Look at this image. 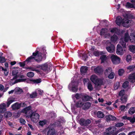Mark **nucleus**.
Instances as JSON below:
<instances>
[{
	"label": "nucleus",
	"mask_w": 135,
	"mask_h": 135,
	"mask_svg": "<svg viewBox=\"0 0 135 135\" xmlns=\"http://www.w3.org/2000/svg\"><path fill=\"white\" fill-rule=\"evenodd\" d=\"M90 50L93 53L94 51H95L96 50L95 49L94 47L91 46L90 49Z\"/></svg>",
	"instance_id": "60"
},
{
	"label": "nucleus",
	"mask_w": 135,
	"mask_h": 135,
	"mask_svg": "<svg viewBox=\"0 0 135 135\" xmlns=\"http://www.w3.org/2000/svg\"><path fill=\"white\" fill-rule=\"evenodd\" d=\"M105 118L107 121L109 120H114L116 119V118L113 116L111 115H108L106 116Z\"/></svg>",
	"instance_id": "19"
},
{
	"label": "nucleus",
	"mask_w": 135,
	"mask_h": 135,
	"mask_svg": "<svg viewBox=\"0 0 135 135\" xmlns=\"http://www.w3.org/2000/svg\"><path fill=\"white\" fill-rule=\"evenodd\" d=\"M78 83L77 81H72L68 86V88L70 90L75 92H76L78 89Z\"/></svg>",
	"instance_id": "5"
},
{
	"label": "nucleus",
	"mask_w": 135,
	"mask_h": 135,
	"mask_svg": "<svg viewBox=\"0 0 135 135\" xmlns=\"http://www.w3.org/2000/svg\"><path fill=\"white\" fill-rule=\"evenodd\" d=\"M135 134V132H132L129 133L128 135H134Z\"/></svg>",
	"instance_id": "64"
},
{
	"label": "nucleus",
	"mask_w": 135,
	"mask_h": 135,
	"mask_svg": "<svg viewBox=\"0 0 135 135\" xmlns=\"http://www.w3.org/2000/svg\"><path fill=\"white\" fill-rule=\"evenodd\" d=\"M126 108V106L125 105H122L120 108V109L122 110H124Z\"/></svg>",
	"instance_id": "58"
},
{
	"label": "nucleus",
	"mask_w": 135,
	"mask_h": 135,
	"mask_svg": "<svg viewBox=\"0 0 135 135\" xmlns=\"http://www.w3.org/2000/svg\"><path fill=\"white\" fill-rule=\"evenodd\" d=\"M124 72V71L123 69H119L118 71V74L120 76L122 75Z\"/></svg>",
	"instance_id": "52"
},
{
	"label": "nucleus",
	"mask_w": 135,
	"mask_h": 135,
	"mask_svg": "<svg viewBox=\"0 0 135 135\" xmlns=\"http://www.w3.org/2000/svg\"><path fill=\"white\" fill-rule=\"evenodd\" d=\"M125 94L124 91V90H121L119 93V95L120 96H123Z\"/></svg>",
	"instance_id": "51"
},
{
	"label": "nucleus",
	"mask_w": 135,
	"mask_h": 135,
	"mask_svg": "<svg viewBox=\"0 0 135 135\" xmlns=\"http://www.w3.org/2000/svg\"><path fill=\"white\" fill-rule=\"evenodd\" d=\"M106 49L108 52L112 53L115 51V47L113 45L110 44V46L107 47Z\"/></svg>",
	"instance_id": "15"
},
{
	"label": "nucleus",
	"mask_w": 135,
	"mask_h": 135,
	"mask_svg": "<svg viewBox=\"0 0 135 135\" xmlns=\"http://www.w3.org/2000/svg\"><path fill=\"white\" fill-rule=\"evenodd\" d=\"M91 81L95 85H102L103 84V79L98 78L95 75H92L90 78Z\"/></svg>",
	"instance_id": "4"
},
{
	"label": "nucleus",
	"mask_w": 135,
	"mask_h": 135,
	"mask_svg": "<svg viewBox=\"0 0 135 135\" xmlns=\"http://www.w3.org/2000/svg\"><path fill=\"white\" fill-rule=\"evenodd\" d=\"M34 83L38 84L40 83L41 82V79H32L31 80Z\"/></svg>",
	"instance_id": "47"
},
{
	"label": "nucleus",
	"mask_w": 135,
	"mask_h": 135,
	"mask_svg": "<svg viewBox=\"0 0 135 135\" xmlns=\"http://www.w3.org/2000/svg\"><path fill=\"white\" fill-rule=\"evenodd\" d=\"M118 39V37L115 35H114L111 37V41L113 42H116L117 41Z\"/></svg>",
	"instance_id": "28"
},
{
	"label": "nucleus",
	"mask_w": 135,
	"mask_h": 135,
	"mask_svg": "<svg viewBox=\"0 0 135 135\" xmlns=\"http://www.w3.org/2000/svg\"><path fill=\"white\" fill-rule=\"evenodd\" d=\"M79 57H82L81 59L84 61L86 60L88 57V56L86 53H81L79 55Z\"/></svg>",
	"instance_id": "26"
},
{
	"label": "nucleus",
	"mask_w": 135,
	"mask_h": 135,
	"mask_svg": "<svg viewBox=\"0 0 135 135\" xmlns=\"http://www.w3.org/2000/svg\"><path fill=\"white\" fill-rule=\"evenodd\" d=\"M14 101V99H11V98H9L8 99L7 102V107H8Z\"/></svg>",
	"instance_id": "33"
},
{
	"label": "nucleus",
	"mask_w": 135,
	"mask_h": 135,
	"mask_svg": "<svg viewBox=\"0 0 135 135\" xmlns=\"http://www.w3.org/2000/svg\"><path fill=\"white\" fill-rule=\"evenodd\" d=\"M114 73L113 72H111L108 75V77L109 79H113L114 78Z\"/></svg>",
	"instance_id": "50"
},
{
	"label": "nucleus",
	"mask_w": 135,
	"mask_h": 135,
	"mask_svg": "<svg viewBox=\"0 0 135 135\" xmlns=\"http://www.w3.org/2000/svg\"><path fill=\"white\" fill-rule=\"evenodd\" d=\"M14 101V99H11V98H9L8 99L7 102V107H8Z\"/></svg>",
	"instance_id": "31"
},
{
	"label": "nucleus",
	"mask_w": 135,
	"mask_h": 135,
	"mask_svg": "<svg viewBox=\"0 0 135 135\" xmlns=\"http://www.w3.org/2000/svg\"><path fill=\"white\" fill-rule=\"evenodd\" d=\"M131 2L133 4L129 2H127L126 5V8H134L135 6V1H132Z\"/></svg>",
	"instance_id": "16"
},
{
	"label": "nucleus",
	"mask_w": 135,
	"mask_h": 135,
	"mask_svg": "<svg viewBox=\"0 0 135 135\" xmlns=\"http://www.w3.org/2000/svg\"><path fill=\"white\" fill-rule=\"evenodd\" d=\"M117 128L114 127H110L106 130L105 135H111L114 134V133L116 130Z\"/></svg>",
	"instance_id": "7"
},
{
	"label": "nucleus",
	"mask_w": 135,
	"mask_h": 135,
	"mask_svg": "<svg viewBox=\"0 0 135 135\" xmlns=\"http://www.w3.org/2000/svg\"><path fill=\"white\" fill-rule=\"evenodd\" d=\"M129 82L128 81H126L124 82L122 85V87L124 88H127L128 86Z\"/></svg>",
	"instance_id": "49"
},
{
	"label": "nucleus",
	"mask_w": 135,
	"mask_h": 135,
	"mask_svg": "<svg viewBox=\"0 0 135 135\" xmlns=\"http://www.w3.org/2000/svg\"><path fill=\"white\" fill-rule=\"evenodd\" d=\"M88 70V68H80V71L82 74L86 73Z\"/></svg>",
	"instance_id": "48"
},
{
	"label": "nucleus",
	"mask_w": 135,
	"mask_h": 135,
	"mask_svg": "<svg viewBox=\"0 0 135 135\" xmlns=\"http://www.w3.org/2000/svg\"><path fill=\"white\" fill-rule=\"evenodd\" d=\"M82 94H79L78 93H76L75 95H73L72 96L73 98L74 97L77 99H79L80 98H82Z\"/></svg>",
	"instance_id": "34"
},
{
	"label": "nucleus",
	"mask_w": 135,
	"mask_h": 135,
	"mask_svg": "<svg viewBox=\"0 0 135 135\" xmlns=\"http://www.w3.org/2000/svg\"><path fill=\"white\" fill-rule=\"evenodd\" d=\"M129 81L134 83L135 81V73L131 74L128 77Z\"/></svg>",
	"instance_id": "23"
},
{
	"label": "nucleus",
	"mask_w": 135,
	"mask_h": 135,
	"mask_svg": "<svg viewBox=\"0 0 135 135\" xmlns=\"http://www.w3.org/2000/svg\"><path fill=\"white\" fill-rule=\"evenodd\" d=\"M122 118L124 119H127L131 123H134L135 121V118L131 117H128L126 116H124Z\"/></svg>",
	"instance_id": "18"
},
{
	"label": "nucleus",
	"mask_w": 135,
	"mask_h": 135,
	"mask_svg": "<svg viewBox=\"0 0 135 135\" xmlns=\"http://www.w3.org/2000/svg\"><path fill=\"white\" fill-rule=\"evenodd\" d=\"M37 90L38 92L39 93V94L40 95L41 94L43 93V91L40 89H38Z\"/></svg>",
	"instance_id": "62"
},
{
	"label": "nucleus",
	"mask_w": 135,
	"mask_h": 135,
	"mask_svg": "<svg viewBox=\"0 0 135 135\" xmlns=\"http://www.w3.org/2000/svg\"><path fill=\"white\" fill-rule=\"evenodd\" d=\"M110 30L111 33H116L119 35H121L125 33L124 31L119 30L116 28H110Z\"/></svg>",
	"instance_id": "9"
},
{
	"label": "nucleus",
	"mask_w": 135,
	"mask_h": 135,
	"mask_svg": "<svg viewBox=\"0 0 135 135\" xmlns=\"http://www.w3.org/2000/svg\"><path fill=\"white\" fill-rule=\"evenodd\" d=\"M135 112V108L134 107H132L129 109L128 112L130 114H132L134 113Z\"/></svg>",
	"instance_id": "43"
},
{
	"label": "nucleus",
	"mask_w": 135,
	"mask_h": 135,
	"mask_svg": "<svg viewBox=\"0 0 135 135\" xmlns=\"http://www.w3.org/2000/svg\"><path fill=\"white\" fill-rule=\"evenodd\" d=\"M46 50L45 49H43V51L44 53L43 56H42V54L40 52H39L37 50L36 51L33 53L32 56H31L27 58L26 60L22 62H20L18 63L20 67H23L25 65L27 66L29 65L30 63L35 60L38 62H39L41 61L42 59L45 60L46 59V56L47 53L46 52Z\"/></svg>",
	"instance_id": "1"
},
{
	"label": "nucleus",
	"mask_w": 135,
	"mask_h": 135,
	"mask_svg": "<svg viewBox=\"0 0 135 135\" xmlns=\"http://www.w3.org/2000/svg\"><path fill=\"white\" fill-rule=\"evenodd\" d=\"M37 95V91H35L30 94V97L31 98H36Z\"/></svg>",
	"instance_id": "37"
},
{
	"label": "nucleus",
	"mask_w": 135,
	"mask_h": 135,
	"mask_svg": "<svg viewBox=\"0 0 135 135\" xmlns=\"http://www.w3.org/2000/svg\"><path fill=\"white\" fill-rule=\"evenodd\" d=\"M54 124L50 125L47 128L48 131L47 135H54L55 134V129L52 127L54 126Z\"/></svg>",
	"instance_id": "10"
},
{
	"label": "nucleus",
	"mask_w": 135,
	"mask_h": 135,
	"mask_svg": "<svg viewBox=\"0 0 135 135\" xmlns=\"http://www.w3.org/2000/svg\"><path fill=\"white\" fill-rule=\"evenodd\" d=\"M120 100L122 103H126L127 102V98L124 96H122L120 98Z\"/></svg>",
	"instance_id": "45"
},
{
	"label": "nucleus",
	"mask_w": 135,
	"mask_h": 135,
	"mask_svg": "<svg viewBox=\"0 0 135 135\" xmlns=\"http://www.w3.org/2000/svg\"><path fill=\"white\" fill-rule=\"evenodd\" d=\"M2 53H0V62L1 63H3L6 61L4 57L2 56Z\"/></svg>",
	"instance_id": "40"
},
{
	"label": "nucleus",
	"mask_w": 135,
	"mask_h": 135,
	"mask_svg": "<svg viewBox=\"0 0 135 135\" xmlns=\"http://www.w3.org/2000/svg\"><path fill=\"white\" fill-rule=\"evenodd\" d=\"M97 116L98 118H103L104 117L105 115L102 112L98 111L97 113Z\"/></svg>",
	"instance_id": "25"
},
{
	"label": "nucleus",
	"mask_w": 135,
	"mask_h": 135,
	"mask_svg": "<svg viewBox=\"0 0 135 135\" xmlns=\"http://www.w3.org/2000/svg\"><path fill=\"white\" fill-rule=\"evenodd\" d=\"M12 113L10 112H7L4 114V117L6 118L10 117L12 115Z\"/></svg>",
	"instance_id": "35"
},
{
	"label": "nucleus",
	"mask_w": 135,
	"mask_h": 135,
	"mask_svg": "<svg viewBox=\"0 0 135 135\" xmlns=\"http://www.w3.org/2000/svg\"><path fill=\"white\" fill-rule=\"evenodd\" d=\"M40 117L39 114L35 112L32 113L30 116L31 119L33 122H36L38 120Z\"/></svg>",
	"instance_id": "6"
},
{
	"label": "nucleus",
	"mask_w": 135,
	"mask_h": 135,
	"mask_svg": "<svg viewBox=\"0 0 135 135\" xmlns=\"http://www.w3.org/2000/svg\"><path fill=\"white\" fill-rule=\"evenodd\" d=\"M90 98H91L90 96L88 95H84L83 94L82 99L84 101H88L90 100Z\"/></svg>",
	"instance_id": "29"
},
{
	"label": "nucleus",
	"mask_w": 135,
	"mask_h": 135,
	"mask_svg": "<svg viewBox=\"0 0 135 135\" xmlns=\"http://www.w3.org/2000/svg\"><path fill=\"white\" fill-rule=\"evenodd\" d=\"M4 89V86L3 85L0 84V90L1 91L2 90Z\"/></svg>",
	"instance_id": "61"
},
{
	"label": "nucleus",
	"mask_w": 135,
	"mask_h": 135,
	"mask_svg": "<svg viewBox=\"0 0 135 135\" xmlns=\"http://www.w3.org/2000/svg\"><path fill=\"white\" fill-rule=\"evenodd\" d=\"M18 73V71L17 70H14L12 71V75L14 77L13 78V82L15 80H14L18 78V75H17V74Z\"/></svg>",
	"instance_id": "22"
},
{
	"label": "nucleus",
	"mask_w": 135,
	"mask_h": 135,
	"mask_svg": "<svg viewBox=\"0 0 135 135\" xmlns=\"http://www.w3.org/2000/svg\"><path fill=\"white\" fill-rule=\"evenodd\" d=\"M94 71L96 73L100 74L103 72L102 68H95Z\"/></svg>",
	"instance_id": "27"
},
{
	"label": "nucleus",
	"mask_w": 135,
	"mask_h": 135,
	"mask_svg": "<svg viewBox=\"0 0 135 135\" xmlns=\"http://www.w3.org/2000/svg\"><path fill=\"white\" fill-rule=\"evenodd\" d=\"M31 107L30 106L26 107L22 110V112L24 113L26 115H27L29 113L30 110L31 109Z\"/></svg>",
	"instance_id": "17"
},
{
	"label": "nucleus",
	"mask_w": 135,
	"mask_h": 135,
	"mask_svg": "<svg viewBox=\"0 0 135 135\" xmlns=\"http://www.w3.org/2000/svg\"><path fill=\"white\" fill-rule=\"evenodd\" d=\"M88 79H84L83 80V82H84V84H85L86 82H88Z\"/></svg>",
	"instance_id": "63"
},
{
	"label": "nucleus",
	"mask_w": 135,
	"mask_h": 135,
	"mask_svg": "<svg viewBox=\"0 0 135 135\" xmlns=\"http://www.w3.org/2000/svg\"><path fill=\"white\" fill-rule=\"evenodd\" d=\"M14 101V99H11V98H9L8 99L7 102V107H8Z\"/></svg>",
	"instance_id": "32"
},
{
	"label": "nucleus",
	"mask_w": 135,
	"mask_h": 135,
	"mask_svg": "<svg viewBox=\"0 0 135 135\" xmlns=\"http://www.w3.org/2000/svg\"><path fill=\"white\" fill-rule=\"evenodd\" d=\"M83 104V103L81 101H79L76 103V105L77 107H80L82 106Z\"/></svg>",
	"instance_id": "46"
},
{
	"label": "nucleus",
	"mask_w": 135,
	"mask_h": 135,
	"mask_svg": "<svg viewBox=\"0 0 135 135\" xmlns=\"http://www.w3.org/2000/svg\"><path fill=\"white\" fill-rule=\"evenodd\" d=\"M111 60L114 64H116L120 62V59L117 56L114 55H112L111 57Z\"/></svg>",
	"instance_id": "12"
},
{
	"label": "nucleus",
	"mask_w": 135,
	"mask_h": 135,
	"mask_svg": "<svg viewBox=\"0 0 135 135\" xmlns=\"http://www.w3.org/2000/svg\"><path fill=\"white\" fill-rule=\"evenodd\" d=\"M2 70L3 71L5 75L7 76L9 73V70L7 68H2Z\"/></svg>",
	"instance_id": "42"
},
{
	"label": "nucleus",
	"mask_w": 135,
	"mask_h": 135,
	"mask_svg": "<svg viewBox=\"0 0 135 135\" xmlns=\"http://www.w3.org/2000/svg\"><path fill=\"white\" fill-rule=\"evenodd\" d=\"M46 122L45 121H40L39 122V124L41 126H43L46 123Z\"/></svg>",
	"instance_id": "53"
},
{
	"label": "nucleus",
	"mask_w": 135,
	"mask_h": 135,
	"mask_svg": "<svg viewBox=\"0 0 135 135\" xmlns=\"http://www.w3.org/2000/svg\"><path fill=\"white\" fill-rule=\"evenodd\" d=\"M21 106V104H18V102H16L12 105L11 107L13 110H16L19 109Z\"/></svg>",
	"instance_id": "21"
},
{
	"label": "nucleus",
	"mask_w": 135,
	"mask_h": 135,
	"mask_svg": "<svg viewBox=\"0 0 135 135\" xmlns=\"http://www.w3.org/2000/svg\"><path fill=\"white\" fill-rule=\"evenodd\" d=\"M128 33H126L125 34V37L121 38L120 40V43L123 47V48L119 45H118L117 46V54L119 55H122L123 54L126 50V43L128 41Z\"/></svg>",
	"instance_id": "2"
},
{
	"label": "nucleus",
	"mask_w": 135,
	"mask_h": 135,
	"mask_svg": "<svg viewBox=\"0 0 135 135\" xmlns=\"http://www.w3.org/2000/svg\"><path fill=\"white\" fill-rule=\"evenodd\" d=\"M28 125L31 130H32V131H33L34 130V128H33V127L31 124H28Z\"/></svg>",
	"instance_id": "59"
},
{
	"label": "nucleus",
	"mask_w": 135,
	"mask_h": 135,
	"mask_svg": "<svg viewBox=\"0 0 135 135\" xmlns=\"http://www.w3.org/2000/svg\"><path fill=\"white\" fill-rule=\"evenodd\" d=\"M107 29L105 28H103L101 30L100 35H105V38L109 37H110V34L107 33Z\"/></svg>",
	"instance_id": "14"
},
{
	"label": "nucleus",
	"mask_w": 135,
	"mask_h": 135,
	"mask_svg": "<svg viewBox=\"0 0 135 135\" xmlns=\"http://www.w3.org/2000/svg\"><path fill=\"white\" fill-rule=\"evenodd\" d=\"M53 66L51 63L50 62H47L40 66V67L41 68H50Z\"/></svg>",
	"instance_id": "20"
},
{
	"label": "nucleus",
	"mask_w": 135,
	"mask_h": 135,
	"mask_svg": "<svg viewBox=\"0 0 135 135\" xmlns=\"http://www.w3.org/2000/svg\"><path fill=\"white\" fill-rule=\"evenodd\" d=\"M6 107H7L6 105L4 103H2L0 104V110L2 111V112L6 111Z\"/></svg>",
	"instance_id": "24"
},
{
	"label": "nucleus",
	"mask_w": 135,
	"mask_h": 135,
	"mask_svg": "<svg viewBox=\"0 0 135 135\" xmlns=\"http://www.w3.org/2000/svg\"><path fill=\"white\" fill-rule=\"evenodd\" d=\"M129 50L133 53H135V45H131L129 46Z\"/></svg>",
	"instance_id": "39"
},
{
	"label": "nucleus",
	"mask_w": 135,
	"mask_h": 135,
	"mask_svg": "<svg viewBox=\"0 0 135 135\" xmlns=\"http://www.w3.org/2000/svg\"><path fill=\"white\" fill-rule=\"evenodd\" d=\"M18 77H19V78H21V79L15 80V81L13 82V80H11L10 81V84H12L13 85L18 82H23L26 80V79H25V76L23 75L20 74V75H18Z\"/></svg>",
	"instance_id": "8"
},
{
	"label": "nucleus",
	"mask_w": 135,
	"mask_h": 135,
	"mask_svg": "<svg viewBox=\"0 0 135 135\" xmlns=\"http://www.w3.org/2000/svg\"><path fill=\"white\" fill-rule=\"evenodd\" d=\"M34 75V73L32 72H28L27 74V76L29 78H32Z\"/></svg>",
	"instance_id": "44"
},
{
	"label": "nucleus",
	"mask_w": 135,
	"mask_h": 135,
	"mask_svg": "<svg viewBox=\"0 0 135 135\" xmlns=\"http://www.w3.org/2000/svg\"><path fill=\"white\" fill-rule=\"evenodd\" d=\"M129 21L127 19L124 18L122 19L121 17L119 16H118L116 21V24L120 26L122 25L124 27H128L129 26Z\"/></svg>",
	"instance_id": "3"
},
{
	"label": "nucleus",
	"mask_w": 135,
	"mask_h": 135,
	"mask_svg": "<svg viewBox=\"0 0 135 135\" xmlns=\"http://www.w3.org/2000/svg\"><path fill=\"white\" fill-rule=\"evenodd\" d=\"M112 68H108L105 71V74L106 75H108L109 73H110L112 71Z\"/></svg>",
	"instance_id": "38"
},
{
	"label": "nucleus",
	"mask_w": 135,
	"mask_h": 135,
	"mask_svg": "<svg viewBox=\"0 0 135 135\" xmlns=\"http://www.w3.org/2000/svg\"><path fill=\"white\" fill-rule=\"evenodd\" d=\"M20 123L22 124H24L26 123L25 120L21 118L20 119Z\"/></svg>",
	"instance_id": "57"
},
{
	"label": "nucleus",
	"mask_w": 135,
	"mask_h": 135,
	"mask_svg": "<svg viewBox=\"0 0 135 135\" xmlns=\"http://www.w3.org/2000/svg\"><path fill=\"white\" fill-rule=\"evenodd\" d=\"M93 53L96 56H99L100 54L99 52L97 50H96L95 51H94Z\"/></svg>",
	"instance_id": "55"
},
{
	"label": "nucleus",
	"mask_w": 135,
	"mask_h": 135,
	"mask_svg": "<svg viewBox=\"0 0 135 135\" xmlns=\"http://www.w3.org/2000/svg\"><path fill=\"white\" fill-rule=\"evenodd\" d=\"M91 106L90 103L89 102L86 103L84 105V109H88Z\"/></svg>",
	"instance_id": "36"
},
{
	"label": "nucleus",
	"mask_w": 135,
	"mask_h": 135,
	"mask_svg": "<svg viewBox=\"0 0 135 135\" xmlns=\"http://www.w3.org/2000/svg\"><path fill=\"white\" fill-rule=\"evenodd\" d=\"M100 59L102 61L101 62L103 63L107 61L108 57L105 55H103L100 57Z\"/></svg>",
	"instance_id": "30"
},
{
	"label": "nucleus",
	"mask_w": 135,
	"mask_h": 135,
	"mask_svg": "<svg viewBox=\"0 0 135 135\" xmlns=\"http://www.w3.org/2000/svg\"><path fill=\"white\" fill-rule=\"evenodd\" d=\"M91 121L90 119L85 120L84 118L81 119L79 121V123L81 126H86L91 123Z\"/></svg>",
	"instance_id": "11"
},
{
	"label": "nucleus",
	"mask_w": 135,
	"mask_h": 135,
	"mask_svg": "<svg viewBox=\"0 0 135 135\" xmlns=\"http://www.w3.org/2000/svg\"><path fill=\"white\" fill-rule=\"evenodd\" d=\"M131 56L129 55H127L126 57V60L128 62H129L131 60Z\"/></svg>",
	"instance_id": "56"
},
{
	"label": "nucleus",
	"mask_w": 135,
	"mask_h": 135,
	"mask_svg": "<svg viewBox=\"0 0 135 135\" xmlns=\"http://www.w3.org/2000/svg\"><path fill=\"white\" fill-rule=\"evenodd\" d=\"M87 87L88 89L90 91L93 90V89L92 85L90 82L88 83Z\"/></svg>",
	"instance_id": "41"
},
{
	"label": "nucleus",
	"mask_w": 135,
	"mask_h": 135,
	"mask_svg": "<svg viewBox=\"0 0 135 135\" xmlns=\"http://www.w3.org/2000/svg\"><path fill=\"white\" fill-rule=\"evenodd\" d=\"M124 125V124L123 123H117L115 125L117 127H119L123 126Z\"/></svg>",
	"instance_id": "54"
},
{
	"label": "nucleus",
	"mask_w": 135,
	"mask_h": 135,
	"mask_svg": "<svg viewBox=\"0 0 135 135\" xmlns=\"http://www.w3.org/2000/svg\"><path fill=\"white\" fill-rule=\"evenodd\" d=\"M128 33V40H129L131 42H135V35L134 33H131L129 37L128 33L127 31H126L124 33V36L122 38H124L125 37V34L126 33Z\"/></svg>",
	"instance_id": "13"
}]
</instances>
